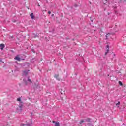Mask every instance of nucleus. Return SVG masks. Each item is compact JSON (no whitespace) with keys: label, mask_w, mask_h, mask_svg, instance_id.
<instances>
[{"label":"nucleus","mask_w":126,"mask_h":126,"mask_svg":"<svg viewBox=\"0 0 126 126\" xmlns=\"http://www.w3.org/2000/svg\"><path fill=\"white\" fill-rule=\"evenodd\" d=\"M27 125L28 126H32V123H31V124H27Z\"/></svg>","instance_id":"obj_13"},{"label":"nucleus","mask_w":126,"mask_h":126,"mask_svg":"<svg viewBox=\"0 0 126 126\" xmlns=\"http://www.w3.org/2000/svg\"><path fill=\"white\" fill-rule=\"evenodd\" d=\"M91 120V119L90 118H88L86 119L87 122H90Z\"/></svg>","instance_id":"obj_11"},{"label":"nucleus","mask_w":126,"mask_h":126,"mask_svg":"<svg viewBox=\"0 0 126 126\" xmlns=\"http://www.w3.org/2000/svg\"><path fill=\"white\" fill-rule=\"evenodd\" d=\"M28 81L31 83H32V81H31V79H29V78H28Z\"/></svg>","instance_id":"obj_10"},{"label":"nucleus","mask_w":126,"mask_h":126,"mask_svg":"<svg viewBox=\"0 0 126 126\" xmlns=\"http://www.w3.org/2000/svg\"><path fill=\"white\" fill-rule=\"evenodd\" d=\"M83 122H84L83 120H81L80 122V124H82V123H83Z\"/></svg>","instance_id":"obj_15"},{"label":"nucleus","mask_w":126,"mask_h":126,"mask_svg":"<svg viewBox=\"0 0 126 126\" xmlns=\"http://www.w3.org/2000/svg\"><path fill=\"white\" fill-rule=\"evenodd\" d=\"M17 101H18V102H21V98H20V97L17 98Z\"/></svg>","instance_id":"obj_9"},{"label":"nucleus","mask_w":126,"mask_h":126,"mask_svg":"<svg viewBox=\"0 0 126 126\" xmlns=\"http://www.w3.org/2000/svg\"><path fill=\"white\" fill-rule=\"evenodd\" d=\"M48 14H51V11H48Z\"/></svg>","instance_id":"obj_17"},{"label":"nucleus","mask_w":126,"mask_h":126,"mask_svg":"<svg viewBox=\"0 0 126 126\" xmlns=\"http://www.w3.org/2000/svg\"><path fill=\"white\" fill-rule=\"evenodd\" d=\"M106 47H107V49L106 50V52L105 53V56H106V55L108 54V53H109V51H110L109 50V49H110V45H107Z\"/></svg>","instance_id":"obj_2"},{"label":"nucleus","mask_w":126,"mask_h":126,"mask_svg":"<svg viewBox=\"0 0 126 126\" xmlns=\"http://www.w3.org/2000/svg\"><path fill=\"white\" fill-rule=\"evenodd\" d=\"M52 123H53L54 124L55 121H52Z\"/></svg>","instance_id":"obj_19"},{"label":"nucleus","mask_w":126,"mask_h":126,"mask_svg":"<svg viewBox=\"0 0 126 126\" xmlns=\"http://www.w3.org/2000/svg\"><path fill=\"white\" fill-rule=\"evenodd\" d=\"M77 6H75V7H76Z\"/></svg>","instance_id":"obj_21"},{"label":"nucleus","mask_w":126,"mask_h":126,"mask_svg":"<svg viewBox=\"0 0 126 126\" xmlns=\"http://www.w3.org/2000/svg\"><path fill=\"white\" fill-rule=\"evenodd\" d=\"M55 77L57 79V80H59V81L61 80V78L59 77V75H55Z\"/></svg>","instance_id":"obj_6"},{"label":"nucleus","mask_w":126,"mask_h":126,"mask_svg":"<svg viewBox=\"0 0 126 126\" xmlns=\"http://www.w3.org/2000/svg\"><path fill=\"white\" fill-rule=\"evenodd\" d=\"M0 48L1 50H3V49H4V45L3 44H1L0 45Z\"/></svg>","instance_id":"obj_3"},{"label":"nucleus","mask_w":126,"mask_h":126,"mask_svg":"<svg viewBox=\"0 0 126 126\" xmlns=\"http://www.w3.org/2000/svg\"><path fill=\"white\" fill-rule=\"evenodd\" d=\"M121 104V102L120 101H118V103L116 104V106L119 107V106H120V104Z\"/></svg>","instance_id":"obj_8"},{"label":"nucleus","mask_w":126,"mask_h":126,"mask_svg":"<svg viewBox=\"0 0 126 126\" xmlns=\"http://www.w3.org/2000/svg\"><path fill=\"white\" fill-rule=\"evenodd\" d=\"M15 60H17V61H20V58L19 55H17L16 57L14 58Z\"/></svg>","instance_id":"obj_4"},{"label":"nucleus","mask_w":126,"mask_h":126,"mask_svg":"<svg viewBox=\"0 0 126 126\" xmlns=\"http://www.w3.org/2000/svg\"><path fill=\"white\" fill-rule=\"evenodd\" d=\"M29 70H25L23 71V73H24L25 75H26L28 73V72Z\"/></svg>","instance_id":"obj_7"},{"label":"nucleus","mask_w":126,"mask_h":126,"mask_svg":"<svg viewBox=\"0 0 126 126\" xmlns=\"http://www.w3.org/2000/svg\"><path fill=\"white\" fill-rule=\"evenodd\" d=\"M22 107H23L22 102H21L19 104V108H18V110L19 111H21L22 110Z\"/></svg>","instance_id":"obj_1"},{"label":"nucleus","mask_w":126,"mask_h":126,"mask_svg":"<svg viewBox=\"0 0 126 126\" xmlns=\"http://www.w3.org/2000/svg\"><path fill=\"white\" fill-rule=\"evenodd\" d=\"M108 36H110V33H108L107 34H106V38L107 39H108Z\"/></svg>","instance_id":"obj_12"},{"label":"nucleus","mask_w":126,"mask_h":126,"mask_svg":"<svg viewBox=\"0 0 126 126\" xmlns=\"http://www.w3.org/2000/svg\"><path fill=\"white\" fill-rule=\"evenodd\" d=\"M119 83L120 85H123V83H122V82L119 81Z\"/></svg>","instance_id":"obj_14"},{"label":"nucleus","mask_w":126,"mask_h":126,"mask_svg":"<svg viewBox=\"0 0 126 126\" xmlns=\"http://www.w3.org/2000/svg\"><path fill=\"white\" fill-rule=\"evenodd\" d=\"M30 16H31L32 19H34L35 18V17L34 16V13H32L30 14Z\"/></svg>","instance_id":"obj_5"},{"label":"nucleus","mask_w":126,"mask_h":126,"mask_svg":"<svg viewBox=\"0 0 126 126\" xmlns=\"http://www.w3.org/2000/svg\"><path fill=\"white\" fill-rule=\"evenodd\" d=\"M51 16H54V14H52L51 15Z\"/></svg>","instance_id":"obj_18"},{"label":"nucleus","mask_w":126,"mask_h":126,"mask_svg":"<svg viewBox=\"0 0 126 126\" xmlns=\"http://www.w3.org/2000/svg\"><path fill=\"white\" fill-rule=\"evenodd\" d=\"M91 21H92V22H93V20H92Z\"/></svg>","instance_id":"obj_20"},{"label":"nucleus","mask_w":126,"mask_h":126,"mask_svg":"<svg viewBox=\"0 0 126 126\" xmlns=\"http://www.w3.org/2000/svg\"><path fill=\"white\" fill-rule=\"evenodd\" d=\"M25 126V124H21V126Z\"/></svg>","instance_id":"obj_16"}]
</instances>
